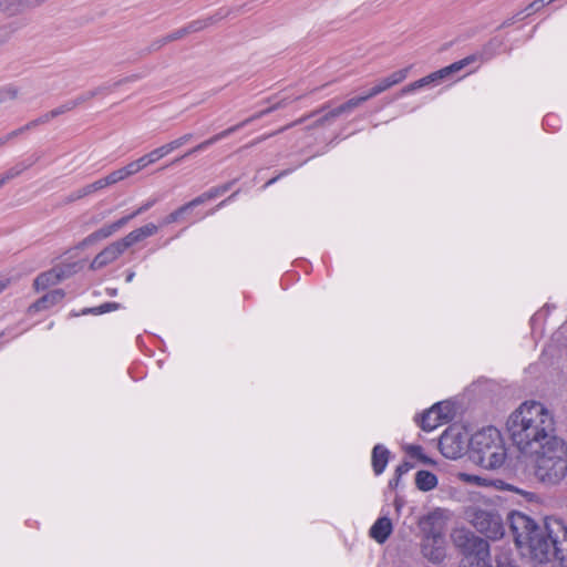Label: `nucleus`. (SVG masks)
Instances as JSON below:
<instances>
[{
  "instance_id": "obj_11",
  "label": "nucleus",
  "mask_w": 567,
  "mask_h": 567,
  "mask_svg": "<svg viewBox=\"0 0 567 567\" xmlns=\"http://www.w3.org/2000/svg\"><path fill=\"white\" fill-rule=\"evenodd\" d=\"M421 550L431 563L439 564L445 558V540L441 533L431 530L425 534Z\"/></svg>"
},
{
  "instance_id": "obj_2",
  "label": "nucleus",
  "mask_w": 567,
  "mask_h": 567,
  "mask_svg": "<svg viewBox=\"0 0 567 567\" xmlns=\"http://www.w3.org/2000/svg\"><path fill=\"white\" fill-rule=\"evenodd\" d=\"M506 429L513 444L522 454L539 451L556 435V419L554 412L543 402L526 400L508 416Z\"/></svg>"
},
{
  "instance_id": "obj_37",
  "label": "nucleus",
  "mask_w": 567,
  "mask_h": 567,
  "mask_svg": "<svg viewBox=\"0 0 567 567\" xmlns=\"http://www.w3.org/2000/svg\"><path fill=\"white\" fill-rule=\"evenodd\" d=\"M157 202L156 198H153V199H148L146 203H144L141 207H138L134 213H132L131 215H128L127 217H130V220L133 219L134 217H136L137 215L148 210L151 207H153L155 205V203Z\"/></svg>"
},
{
  "instance_id": "obj_49",
  "label": "nucleus",
  "mask_w": 567,
  "mask_h": 567,
  "mask_svg": "<svg viewBox=\"0 0 567 567\" xmlns=\"http://www.w3.org/2000/svg\"><path fill=\"white\" fill-rule=\"evenodd\" d=\"M436 519V513H431L421 518L420 525H430Z\"/></svg>"
},
{
  "instance_id": "obj_35",
  "label": "nucleus",
  "mask_w": 567,
  "mask_h": 567,
  "mask_svg": "<svg viewBox=\"0 0 567 567\" xmlns=\"http://www.w3.org/2000/svg\"><path fill=\"white\" fill-rule=\"evenodd\" d=\"M554 0H535V1H533L526 8V10L528 11L527 14H530V13L539 11L543 7L550 4Z\"/></svg>"
},
{
  "instance_id": "obj_9",
  "label": "nucleus",
  "mask_w": 567,
  "mask_h": 567,
  "mask_svg": "<svg viewBox=\"0 0 567 567\" xmlns=\"http://www.w3.org/2000/svg\"><path fill=\"white\" fill-rule=\"evenodd\" d=\"M470 440L466 432L456 427H450L443 432L439 441L441 453L451 460L461 457L470 450Z\"/></svg>"
},
{
  "instance_id": "obj_18",
  "label": "nucleus",
  "mask_w": 567,
  "mask_h": 567,
  "mask_svg": "<svg viewBox=\"0 0 567 567\" xmlns=\"http://www.w3.org/2000/svg\"><path fill=\"white\" fill-rule=\"evenodd\" d=\"M389 454H390L389 450L381 444H377L373 447L372 467H373L375 475H380L385 470L388 461H389Z\"/></svg>"
},
{
  "instance_id": "obj_44",
  "label": "nucleus",
  "mask_w": 567,
  "mask_h": 567,
  "mask_svg": "<svg viewBox=\"0 0 567 567\" xmlns=\"http://www.w3.org/2000/svg\"><path fill=\"white\" fill-rule=\"evenodd\" d=\"M374 86L378 89L379 93L381 94V93H383L384 91H386V90L391 89V83H389V82H388V80H386L385 78H382V79H380V80L375 83V85H374Z\"/></svg>"
},
{
  "instance_id": "obj_8",
  "label": "nucleus",
  "mask_w": 567,
  "mask_h": 567,
  "mask_svg": "<svg viewBox=\"0 0 567 567\" xmlns=\"http://www.w3.org/2000/svg\"><path fill=\"white\" fill-rule=\"evenodd\" d=\"M482 58L481 54H473V55H468L457 62H454L452 63L451 65L449 66H445L439 71H435L413 83H410L409 85L404 86L400 92H399V97L401 96H404V95H408V94H411L413 93L414 91L419 90V89H422V87H425L430 84H435V83H439L440 81L446 79L447 76H450L451 74H453L454 72H458L460 70H462L463 68H465L466 65L480 60Z\"/></svg>"
},
{
  "instance_id": "obj_4",
  "label": "nucleus",
  "mask_w": 567,
  "mask_h": 567,
  "mask_svg": "<svg viewBox=\"0 0 567 567\" xmlns=\"http://www.w3.org/2000/svg\"><path fill=\"white\" fill-rule=\"evenodd\" d=\"M507 457L505 442L501 432L487 426L472 435L470 440V458L484 470L499 468Z\"/></svg>"
},
{
  "instance_id": "obj_6",
  "label": "nucleus",
  "mask_w": 567,
  "mask_h": 567,
  "mask_svg": "<svg viewBox=\"0 0 567 567\" xmlns=\"http://www.w3.org/2000/svg\"><path fill=\"white\" fill-rule=\"evenodd\" d=\"M455 543L463 549L461 567H492L488 543L471 533L461 532Z\"/></svg>"
},
{
  "instance_id": "obj_19",
  "label": "nucleus",
  "mask_w": 567,
  "mask_h": 567,
  "mask_svg": "<svg viewBox=\"0 0 567 567\" xmlns=\"http://www.w3.org/2000/svg\"><path fill=\"white\" fill-rule=\"evenodd\" d=\"M63 278V275L58 269H52L47 272L39 275L34 280V287L37 290L47 289L50 286L59 284Z\"/></svg>"
},
{
  "instance_id": "obj_58",
  "label": "nucleus",
  "mask_w": 567,
  "mask_h": 567,
  "mask_svg": "<svg viewBox=\"0 0 567 567\" xmlns=\"http://www.w3.org/2000/svg\"><path fill=\"white\" fill-rule=\"evenodd\" d=\"M3 185V179H0V187H2Z\"/></svg>"
},
{
  "instance_id": "obj_27",
  "label": "nucleus",
  "mask_w": 567,
  "mask_h": 567,
  "mask_svg": "<svg viewBox=\"0 0 567 567\" xmlns=\"http://www.w3.org/2000/svg\"><path fill=\"white\" fill-rule=\"evenodd\" d=\"M281 105H282V104H281V102H280V103L275 104V105H272V106H270V107H268V109H266V110H262V111H260V112H258V113H256V114L251 115L250 117H248V118L244 120L243 122H240V123L236 124V126H238V130H239V128H241V127H244V126L248 125L249 123H251V122H254V121H256V120H259V118H261L262 116H265V115L269 114L270 112H272V111L277 110V109H278V107H280Z\"/></svg>"
},
{
  "instance_id": "obj_15",
  "label": "nucleus",
  "mask_w": 567,
  "mask_h": 567,
  "mask_svg": "<svg viewBox=\"0 0 567 567\" xmlns=\"http://www.w3.org/2000/svg\"><path fill=\"white\" fill-rule=\"evenodd\" d=\"M392 532V523L388 517H380L370 529L371 537L378 543H384Z\"/></svg>"
},
{
  "instance_id": "obj_54",
  "label": "nucleus",
  "mask_w": 567,
  "mask_h": 567,
  "mask_svg": "<svg viewBox=\"0 0 567 567\" xmlns=\"http://www.w3.org/2000/svg\"><path fill=\"white\" fill-rule=\"evenodd\" d=\"M498 567H516V566H514V565H512V564H501V563H499V564H498Z\"/></svg>"
},
{
  "instance_id": "obj_28",
  "label": "nucleus",
  "mask_w": 567,
  "mask_h": 567,
  "mask_svg": "<svg viewBox=\"0 0 567 567\" xmlns=\"http://www.w3.org/2000/svg\"><path fill=\"white\" fill-rule=\"evenodd\" d=\"M411 70V66H406L404 69L398 70L390 75L385 76L389 83H391V87L403 82Z\"/></svg>"
},
{
  "instance_id": "obj_41",
  "label": "nucleus",
  "mask_w": 567,
  "mask_h": 567,
  "mask_svg": "<svg viewBox=\"0 0 567 567\" xmlns=\"http://www.w3.org/2000/svg\"><path fill=\"white\" fill-rule=\"evenodd\" d=\"M208 202V198H206V194L203 193L202 195L197 196L196 198H194L193 200L188 202L187 204H185V208L187 210L198 206V205H202L204 203Z\"/></svg>"
},
{
  "instance_id": "obj_55",
  "label": "nucleus",
  "mask_w": 567,
  "mask_h": 567,
  "mask_svg": "<svg viewBox=\"0 0 567 567\" xmlns=\"http://www.w3.org/2000/svg\"><path fill=\"white\" fill-rule=\"evenodd\" d=\"M511 23H512V20H507V21L503 22L502 27L509 25Z\"/></svg>"
},
{
  "instance_id": "obj_52",
  "label": "nucleus",
  "mask_w": 567,
  "mask_h": 567,
  "mask_svg": "<svg viewBox=\"0 0 567 567\" xmlns=\"http://www.w3.org/2000/svg\"><path fill=\"white\" fill-rule=\"evenodd\" d=\"M192 138H193V134L192 133H187V134H184V135L178 137L179 141H183V145L188 143Z\"/></svg>"
},
{
  "instance_id": "obj_42",
  "label": "nucleus",
  "mask_w": 567,
  "mask_h": 567,
  "mask_svg": "<svg viewBox=\"0 0 567 567\" xmlns=\"http://www.w3.org/2000/svg\"><path fill=\"white\" fill-rule=\"evenodd\" d=\"M165 150H167V155L174 152L175 150L183 146V141H179L178 138L173 140L166 144L163 145Z\"/></svg>"
},
{
  "instance_id": "obj_39",
  "label": "nucleus",
  "mask_w": 567,
  "mask_h": 567,
  "mask_svg": "<svg viewBox=\"0 0 567 567\" xmlns=\"http://www.w3.org/2000/svg\"><path fill=\"white\" fill-rule=\"evenodd\" d=\"M17 90L7 89L0 92V104H3L8 101H12L17 97Z\"/></svg>"
},
{
  "instance_id": "obj_50",
  "label": "nucleus",
  "mask_w": 567,
  "mask_h": 567,
  "mask_svg": "<svg viewBox=\"0 0 567 567\" xmlns=\"http://www.w3.org/2000/svg\"><path fill=\"white\" fill-rule=\"evenodd\" d=\"M17 137V132H10L9 134H7L6 136L1 137L0 138V147H2L3 145H6L9 141L13 140Z\"/></svg>"
},
{
  "instance_id": "obj_25",
  "label": "nucleus",
  "mask_w": 567,
  "mask_h": 567,
  "mask_svg": "<svg viewBox=\"0 0 567 567\" xmlns=\"http://www.w3.org/2000/svg\"><path fill=\"white\" fill-rule=\"evenodd\" d=\"M456 477L463 483L473 484V485H477V486H487L491 483L489 480H487L485 477H482L478 475H473V474H467L464 472H458L456 474Z\"/></svg>"
},
{
  "instance_id": "obj_22",
  "label": "nucleus",
  "mask_w": 567,
  "mask_h": 567,
  "mask_svg": "<svg viewBox=\"0 0 567 567\" xmlns=\"http://www.w3.org/2000/svg\"><path fill=\"white\" fill-rule=\"evenodd\" d=\"M39 4L40 3L28 2L27 0H1L0 1V10L3 13L13 16V14L20 12L24 8L37 7Z\"/></svg>"
},
{
  "instance_id": "obj_3",
  "label": "nucleus",
  "mask_w": 567,
  "mask_h": 567,
  "mask_svg": "<svg viewBox=\"0 0 567 567\" xmlns=\"http://www.w3.org/2000/svg\"><path fill=\"white\" fill-rule=\"evenodd\" d=\"M526 455L533 458L534 476L544 486H557L566 478L567 444L563 439L553 440Z\"/></svg>"
},
{
  "instance_id": "obj_17",
  "label": "nucleus",
  "mask_w": 567,
  "mask_h": 567,
  "mask_svg": "<svg viewBox=\"0 0 567 567\" xmlns=\"http://www.w3.org/2000/svg\"><path fill=\"white\" fill-rule=\"evenodd\" d=\"M236 131H238V126L234 125L231 127H228L221 132H219L218 134L212 136L210 138L199 143L198 145H196L194 148H192L190 151H188L186 154H184L182 157L179 158H176L175 162H178L181 161L182 158L193 154V153H196V152H202L204 150H206L208 146L217 143L218 141L223 140V138H226L228 137L230 134L235 133Z\"/></svg>"
},
{
  "instance_id": "obj_43",
  "label": "nucleus",
  "mask_w": 567,
  "mask_h": 567,
  "mask_svg": "<svg viewBox=\"0 0 567 567\" xmlns=\"http://www.w3.org/2000/svg\"><path fill=\"white\" fill-rule=\"evenodd\" d=\"M107 186H110V182H107L106 177L100 178L91 183V188H93L95 192L103 189Z\"/></svg>"
},
{
  "instance_id": "obj_21",
  "label": "nucleus",
  "mask_w": 567,
  "mask_h": 567,
  "mask_svg": "<svg viewBox=\"0 0 567 567\" xmlns=\"http://www.w3.org/2000/svg\"><path fill=\"white\" fill-rule=\"evenodd\" d=\"M415 484L420 491L429 492L436 487L437 477L430 471H419L415 475Z\"/></svg>"
},
{
  "instance_id": "obj_45",
  "label": "nucleus",
  "mask_w": 567,
  "mask_h": 567,
  "mask_svg": "<svg viewBox=\"0 0 567 567\" xmlns=\"http://www.w3.org/2000/svg\"><path fill=\"white\" fill-rule=\"evenodd\" d=\"M93 193H95V190L93 188H91V184H89L76 192V198H81V197L91 195Z\"/></svg>"
},
{
  "instance_id": "obj_24",
  "label": "nucleus",
  "mask_w": 567,
  "mask_h": 567,
  "mask_svg": "<svg viewBox=\"0 0 567 567\" xmlns=\"http://www.w3.org/2000/svg\"><path fill=\"white\" fill-rule=\"evenodd\" d=\"M34 162L35 161H32L28 164H24V163L17 164L16 166L11 167L3 174H0V179H3V184L8 183L9 181L19 176L25 169H28Z\"/></svg>"
},
{
  "instance_id": "obj_36",
  "label": "nucleus",
  "mask_w": 567,
  "mask_h": 567,
  "mask_svg": "<svg viewBox=\"0 0 567 567\" xmlns=\"http://www.w3.org/2000/svg\"><path fill=\"white\" fill-rule=\"evenodd\" d=\"M45 123L47 122H42L41 116H39L38 118L29 122L28 124H25L24 126H22L18 130H14L13 132H17V136H19L20 134H22L29 130H32V128L37 127L38 125L45 124Z\"/></svg>"
},
{
  "instance_id": "obj_23",
  "label": "nucleus",
  "mask_w": 567,
  "mask_h": 567,
  "mask_svg": "<svg viewBox=\"0 0 567 567\" xmlns=\"http://www.w3.org/2000/svg\"><path fill=\"white\" fill-rule=\"evenodd\" d=\"M549 351H567V321L553 333Z\"/></svg>"
},
{
  "instance_id": "obj_47",
  "label": "nucleus",
  "mask_w": 567,
  "mask_h": 567,
  "mask_svg": "<svg viewBox=\"0 0 567 567\" xmlns=\"http://www.w3.org/2000/svg\"><path fill=\"white\" fill-rule=\"evenodd\" d=\"M11 35L9 28H0V45L3 44Z\"/></svg>"
},
{
  "instance_id": "obj_12",
  "label": "nucleus",
  "mask_w": 567,
  "mask_h": 567,
  "mask_svg": "<svg viewBox=\"0 0 567 567\" xmlns=\"http://www.w3.org/2000/svg\"><path fill=\"white\" fill-rule=\"evenodd\" d=\"M99 92H100V89L93 90V91H87V92L81 94L80 96H78L75 100L68 101L66 103L51 110L50 112L42 114L41 121L49 123L54 117L60 116L71 110L75 109L81 103L93 99Z\"/></svg>"
},
{
  "instance_id": "obj_31",
  "label": "nucleus",
  "mask_w": 567,
  "mask_h": 567,
  "mask_svg": "<svg viewBox=\"0 0 567 567\" xmlns=\"http://www.w3.org/2000/svg\"><path fill=\"white\" fill-rule=\"evenodd\" d=\"M186 212H188V210L185 208V205H183L179 208H177L176 210H174L173 213H171L169 215H167L163 219L162 224L168 225V224L176 223Z\"/></svg>"
},
{
  "instance_id": "obj_53",
  "label": "nucleus",
  "mask_w": 567,
  "mask_h": 567,
  "mask_svg": "<svg viewBox=\"0 0 567 567\" xmlns=\"http://www.w3.org/2000/svg\"><path fill=\"white\" fill-rule=\"evenodd\" d=\"M135 277V272L131 271L126 276V282H132Z\"/></svg>"
},
{
  "instance_id": "obj_38",
  "label": "nucleus",
  "mask_w": 567,
  "mask_h": 567,
  "mask_svg": "<svg viewBox=\"0 0 567 567\" xmlns=\"http://www.w3.org/2000/svg\"><path fill=\"white\" fill-rule=\"evenodd\" d=\"M187 34H188V31H187L186 27H184V28H181V29L175 30L172 33L167 34L166 38H167L168 43H171L173 41L183 39Z\"/></svg>"
},
{
  "instance_id": "obj_16",
  "label": "nucleus",
  "mask_w": 567,
  "mask_h": 567,
  "mask_svg": "<svg viewBox=\"0 0 567 567\" xmlns=\"http://www.w3.org/2000/svg\"><path fill=\"white\" fill-rule=\"evenodd\" d=\"M64 298V291L62 289H55L49 291L42 298H40L37 302H34L30 310L41 311L49 309L50 307L59 303Z\"/></svg>"
},
{
  "instance_id": "obj_14",
  "label": "nucleus",
  "mask_w": 567,
  "mask_h": 567,
  "mask_svg": "<svg viewBox=\"0 0 567 567\" xmlns=\"http://www.w3.org/2000/svg\"><path fill=\"white\" fill-rule=\"evenodd\" d=\"M231 10L229 8H220L218 9L214 14L204 18L198 19L189 22L186 25V29L189 33L202 31L210 25L216 24L217 22L221 21L223 19L227 18L230 14Z\"/></svg>"
},
{
  "instance_id": "obj_13",
  "label": "nucleus",
  "mask_w": 567,
  "mask_h": 567,
  "mask_svg": "<svg viewBox=\"0 0 567 567\" xmlns=\"http://www.w3.org/2000/svg\"><path fill=\"white\" fill-rule=\"evenodd\" d=\"M128 221H130V217H122L121 219H118V220H116V221H114L112 224L102 226L97 230H95L92 234H90L83 240V245H93V244H95V243H97L100 240L109 238L114 233H116L122 227H124Z\"/></svg>"
},
{
  "instance_id": "obj_26",
  "label": "nucleus",
  "mask_w": 567,
  "mask_h": 567,
  "mask_svg": "<svg viewBox=\"0 0 567 567\" xmlns=\"http://www.w3.org/2000/svg\"><path fill=\"white\" fill-rule=\"evenodd\" d=\"M167 156V150L164 148V146H159L157 148H154L153 151H151L150 153L141 156L145 166L147 167L148 165H152L154 163H156L157 161H159L161 158Z\"/></svg>"
},
{
  "instance_id": "obj_30",
  "label": "nucleus",
  "mask_w": 567,
  "mask_h": 567,
  "mask_svg": "<svg viewBox=\"0 0 567 567\" xmlns=\"http://www.w3.org/2000/svg\"><path fill=\"white\" fill-rule=\"evenodd\" d=\"M118 303L115 302H106L95 308H90L83 311V313H93V315H101L105 313L112 310L118 309Z\"/></svg>"
},
{
  "instance_id": "obj_32",
  "label": "nucleus",
  "mask_w": 567,
  "mask_h": 567,
  "mask_svg": "<svg viewBox=\"0 0 567 567\" xmlns=\"http://www.w3.org/2000/svg\"><path fill=\"white\" fill-rule=\"evenodd\" d=\"M229 187L230 184L213 187L209 190L205 192L206 198H208V200L215 199L218 196L225 194L229 189Z\"/></svg>"
},
{
  "instance_id": "obj_56",
  "label": "nucleus",
  "mask_w": 567,
  "mask_h": 567,
  "mask_svg": "<svg viewBox=\"0 0 567 567\" xmlns=\"http://www.w3.org/2000/svg\"><path fill=\"white\" fill-rule=\"evenodd\" d=\"M277 178L278 177H275V178L270 179L266 185H270V184L275 183L277 181Z\"/></svg>"
},
{
  "instance_id": "obj_40",
  "label": "nucleus",
  "mask_w": 567,
  "mask_h": 567,
  "mask_svg": "<svg viewBox=\"0 0 567 567\" xmlns=\"http://www.w3.org/2000/svg\"><path fill=\"white\" fill-rule=\"evenodd\" d=\"M406 453L414 458H423V450L420 445H408Z\"/></svg>"
},
{
  "instance_id": "obj_34",
  "label": "nucleus",
  "mask_w": 567,
  "mask_h": 567,
  "mask_svg": "<svg viewBox=\"0 0 567 567\" xmlns=\"http://www.w3.org/2000/svg\"><path fill=\"white\" fill-rule=\"evenodd\" d=\"M166 44H168L166 35L157 38L150 43V45L147 48V52L151 53V52L158 51Z\"/></svg>"
},
{
  "instance_id": "obj_20",
  "label": "nucleus",
  "mask_w": 567,
  "mask_h": 567,
  "mask_svg": "<svg viewBox=\"0 0 567 567\" xmlns=\"http://www.w3.org/2000/svg\"><path fill=\"white\" fill-rule=\"evenodd\" d=\"M363 103V99H361L360 96H355V97H352L350 100H348L347 102H344L343 104L339 105L338 107L331 110L324 117H323V121H328V120H331V118H334V117H338L342 114H349L351 113L354 109H357L358 106H360L361 104Z\"/></svg>"
},
{
  "instance_id": "obj_10",
  "label": "nucleus",
  "mask_w": 567,
  "mask_h": 567,
  "mask_svg": "<svg viewBox=\"0 0 567 567\" xmlns=\"http://www.w3.org/2000/svg\"><path fill=\"white\" fill-rule=\"evenodd\" d=\"M454 415V404L450 401H442L426 410L417 422L423 431L431 432L452 421Z\"/></svg>"
},
{
  "instance_id": "obj_33",
  "label": "nucleus",
  "mask_w": 567,
  "mask_h": 567,
  "mask_svg": "<svg viewBox=\"0 0 567 567\" xmlns=\"http://www.w3.org/2000/svg\"><path fill=\"white\" fill-rule=\"evenodd\" d=\"M105 177H106L107 182H110V185H113L115 183H118V182L127 178L126 172H124V169L122 167L116 171H113Z\"/></svg>"
},
{
  "instance_id": "obj_51",
  "label": "nucleus",
  "mask_w": 567,
  "mask_h": 567,
  "mask_svg": "<svg viewBox=\"0 0 567 567\" xmlns=\"http://www.w3.org/2000/svg\"><path fill=\"white\" fill-rule=\"evenodd\" d=\"M11 284V279L9 277H0V293L9 287Z\"/></svg>"
},
{
  "instance_id": "obj_57",
  "label": "nucleus",
  "mask_w": 567,
  "mask_h": 567,
  "mask_svg": "<svg viewBox=\"0 0 567 567\" xmlns=\"http://www.w3.org/2000/svg\"><path fill=\"white\" fill-rule=\"evenodd\" d=\"M226 202H227V199H226V200L220 202V204L218 205V207L223 206Z\"/></svg>"
},
{
  "instance_id": "obj_46",
  "label": "nucleus",
  "mask_w": 567,
  "mask_h": 567,
  "mask_svg": "<svg viewBox=\"0 0 567 567\" xmlns=\"http://www.w3.org/2000/svg\"><path fill=\"white\" fill-rule=\"evenodd\" d=\"M379 91L375 86H372L368 92H365L364 94L360 95L361 99H363V103L367 102L368 100L379 95Z\"/></svg>"
},
{
  "instance_id": "obj_7",
  "label": "nucleus",
  "mask_w": 567,
  "mask_h": 567,
  "mask_svg": "<svg viewBox=\"0 0 567 567\" xmlns=\"http://www.w3.org/2000/svg\"><path fill=\"white\" fill-rule=\"evenodd\" d=\"M466 516L473 527L489 539H499L505 533L503 518L494 511L470 508Z\"/></svg>"
},
{
  "instance_id": "obj_1",
  "label": "nucleus",
  "mask_w": 567,
  "mask_h": 567,
  "mask_svg": "<svg viewBox=\"0 0 567 567\" xmlns=\"http://www.w3.org/2000/svg\"><path fill=\"white\" fill-rule=\"evenodd\" d=\"M516 546L523 554L544 563L551 557L567 567V526L563 519L547 517L544 526H538L529 516L514 512L508 517Z\"/></svg>"
},
{
  "instance_id": "obj_5",
  "label": "nucleus",
  "mask_w": 567,
  "mask_h": 567,
  "mask_svg": "<svg viewBox=\"0 0 567 567\" xmlns=\"http://www.w3.org/2000/svg\"><path fill=\"white\" fill-rule=\"evenodd\" d=\"M157 231L158 226L152 223L132 230L125 237L111 243L102 251H100L92 260L90 268L97 270L114 262L124 254L127 248L147 237L155 235Z\"/></svg>"
},
{
  "instance_id": "obj_29",
  "label": "nucleus",
  "mask_w": 567,
  "mask_h": 567,
  "mask_svg": "<svg viewBox=\"0 0 567 567\" xmlns=\"http://www.w3.org/2000/svg\"><path fill=\"white\" fill-rule=\"evenodd\" d=\"M122 168L124 169V172H126V176L130 177L132 175L137 174L142 169L146 168V166H145L142 157H140V158L128 163L127 165H125Z\"/></svg>"
},
{
  "instance_id": "obj_48",
  "label": "nucleus",
  "mask_w": 567,
  "mask_h": 567,
  "mask_svg": "<svg viewBox=\"0 0 567 567\" xmlns=\"http://www.w3.org/2000/svg\"><path fill=\"white\" fill-rule=\"evenodd\" d=\"M411 467L412 466L409 463H403L396 467L395 474L398 475V477H400L401 475L408 473Z\"/></svg>"
}]
</instances>
